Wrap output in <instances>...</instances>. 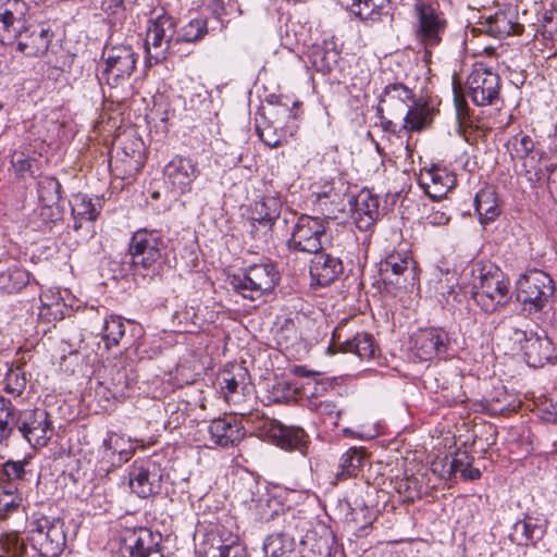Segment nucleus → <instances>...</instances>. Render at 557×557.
Wrapping results in <instances>:
<instances>
[{"label": "nucleus", "mask_w": 557, "mask_h": 557, "mask_svg": "<svg viewBox=\"0 0 557 557\" xmlns=\"http://www.w3.org/2000/svg\"><path fill=\"white\" fill-rule=\"evenodd\" d=\"M22 503L17 485L5 484L0 486V517L4 518L15 511Z\"/></svg>", "instance_id": "obj_42"}, {"label": "nucleus", "mask_w": 557, "mask_h": 557, "mask_svg": "<svg viewBox=\"0 0 557 557\" xmlns=\"http://www.w3.org/2000/svg\"><path fill=\"white\" fill-rule=\"evenodd\" d=\"M37 189L40 202L59 203L61 199V184L55 177L39 176Z\"/></svg>", "instance_id": "obj_40"}, {"label": "nucleus", "mask_w": 557, "mask_h": 557, "mask_svg": "<svg viewBox=\"0 0 557 557\" xmlns=\"http://www.w3.org/2000/svg\"><path fill=\"white\" fill-rule=\"evenodd\" d=\"M474 299L485 313L506 308L510 301L509 280L495 264H482L473 269Z\"/></svg>", "instance_id": "obj_2"}, {"label": "nucleus", "mask_w": 557, "mask_h": 557, "mask_svg": "<svg viewBox=\"0 0 557 557\" xmlns=\"http://www.w3.org/2000/svg\"><path fill=\"white\" fill-rule=\"evenodd\" d=\"M542 418L547 422L557 423V401L545 406Z\"/></svg>", "instance_id": "obj_60"}, {"label": "nucleus", "mask_w": 557, "mask_h": 557, "mask_svg": "<svg viewBox=\"0 0 557 557\" xmlns=\"http://www.w3.org/2000/svg\"><path fill=\"white\" fill-rule=\"evenodd\" d=\"M40 207L35 212L32 224L35 230H50L54 223L62 219V211L59 203L40 202Z\"/></svg>", "instance_id": "obj_36"}, {"label": "nucleus", "mask_w": 557, "mask_h": 557, "mask_svg": "<svg viewBox=\"0 0 557 557\" xmlns=\"http://www.w3.org/2000/svg\"><path fill=\"white\" fill-rule=\"evenodd\" d=\"M268 432L276 445L283 449L301 450L306 445V433L300 428L286 426L277 421H269Z\"/></svg>", "instance_id": "obj_26"}, {"label": "nucleus", "mask_w": 557, "mask_h": 557, "mask_svg": "<svg viewBox=\"0 0 557 557\" xmlns=\"http://www.w3.org/2000/svg\"><path fill=\"white\" fill-rule=\"evenodd\" d=\"M381 4L375 0H351L350 12L361 21L375 22L380 18Z\"/></svg>", "instance_id": "obj_43"}, {"label": "nucleus", "mask_w": 557, "mask_h": 557, "mask_svg": "<svg viewBox=\"0 0 557 557\" xmlns=\"http://www.w3.org/2000/svg\"><path fill=\"white\" fill-rule=\"evenodd\" d=\"M293 549L294 542L285 534H272L263 543L264 553L271 557H286Z\"/></svg>", "instance_id": "obj_41"}, {"label": "nucleus", "mask_w": 557, "mask_h": 557, "mask_svg": "<svg viewBox=\"0 0 557 557\" xmlns=\"http://www.w3.org/2000/svg\"><path fill=\"white\" fill-rule=\"evenodd\" d=\"M499 76L482 65L473 69L467 85L471 100L476 106H491L499 97Z\"/></svg>", "instance_id": "obj_16"}, {"label": "nucleus", "mask_w": 557, "mask_h": 557, "mask_svg": "<svg viewBox=\"0 0 557 557\" xmlns=\"http://www.w3.org/2000/svg\"><path fill=\"white\" fill-rule=\"evenodd\" d=\"M8 549L12 550L14 555L23 554L25 546L23 540L18 534H11L7 537Z\"/></svg>", "instance_id": "obj_57"}, {"label": "nucleus", "mask_w": 557, "mask_h": 557, "mask_svg": "<svg viewBox=\"0 0 557 557\" xmlns=\"http://www.w3.org/2000/svg\"><path fill=\"white\" fill-rule=\"evenodd\" d=\"M446 333L441 329H421L413 335V348L422 360H430L446 350Z\"/></svg>", "instance_id": "obj_21"}, {"label": "nucleus", "mask_w": 557, "mask_h": 557, "mask_svg": "<svg viewBox=\"0 0 557 557\" xmlns=\"http://www.w3.org/2000/svg\"><path fill=\"white\" fill-rule=\"evenodd\" d=\"M473 458L466 451L459 450L455 454V456L448 460L446 459V465H444V473L443 475H447L450 478L456 473H460L465 480H476L481 476V471L478 468H472Z\"/></svg>", "instance_id": "obj_33"}, {"label": "nucleus", "mask_w": 557, "mask_h": 557, "mask_svg": "<svg viewBox=\"0 0 557 557\" xmlns=\"http://www.w3.org/2000/svg\"><path fill=\"white\" fill-rule=\"evenodd\" d=\"M238 388V382L234 376L227 375L223 377V381L221 383V391L224 394V398L227 401H231L233 399V395L237 392Z\"/></svg>", "instance_id": "obj_54"}, {"label": "nucleus", "mask_w": 557, "mask_h": 557, "mask_svg": "<svg viewBox=\"0 0 557 557\" xmlns=\"http://www.w3.org/2000/svg\"><path fill=\"white\" fill-rule=\"evenodd\" d=\"M16 428L22 437L35 449L46 447L54 434L49 413L39 408L20 412Z\"/></svg>", "instance_id": "obj_9"}, {"label": "nucleus", "mask_w": 557, "mask_h": 557, "mask_svg": "<svg viewBox=\"0 0 557 557\" xmlns=\"http://www.w3.org/2000/svg\"><path fill=\"white\" fill-rule=\"evenodd\" d=\"M280 281V273L271 262L249 265L243 275H233L230 284L243 298L265 301Z\"/></svg>", "instance_id": "obj_3"}, {"label": "nucleus", "mask_w": 557, "mask_h": 557, "mask_svg": "<svg viewBox=\"0 0 557 557\" xmlns=\"http://www.w3.org/2000/svg\"><path fill=\"white\" fill-rule=\"evenodd\" d=\"M137 58L131 45L107 44L102 52L104 67L100 81H104L112 88L124 85L136 69Z\"/></svg>", "instance_id": "obj_4"}, {"label": "nucleus", "mask_w": 557, "mask_h": 557, "mask_svg": "<svg viewBox=\"0 0 557 557\" xmlns=\"http://www.w3.org/2000/svg\"><path fill=\"white\" fill-rule=\"evenodd\" d=\"M534 146L535 144L532 137L523 133L511 136L506 144V148L512 160H523L522 166L524 174L532 184L543 178V174L535 166L536 160L533 154Z\"/></svg>", "instance_id": "obj_19"}, {"label": "nucleus", "mask_w": 557, "mask_h": 557, "mask_svg": "<svg viewBox=\"0 0 557 557\" xmlns=\"http://www.w3.org/2000/svg\"><path fill=\"white\" fill-rule=\"evenodd\" d=\"M29 275L25 270L14 267L0 273V290L8 294L16 293L27 285Z\"/></svg>", "instance_id": "obj_39"}, {"label": "nucleus", "mask_w": 557, "mask_h": 557, "mask_svg": "<svg viewBox=\"0 0 557 557\" xmlns=\"http://www.w3.org/2000/svg\"><path fill=\"white\" fill-rule=\"evenodd\" d=\"M12 163L18 175L25 176L26 174H34L33 160L26 158L23 153L14 154Z\"/></svg>", "instance_id": "obj_52"}, {"label": "nucleus", "mask_w": 557, "mask_h": 557, "mask_svg": "<svg viewBox=\"0 0 557 557\" xmlns=\"http://www.w3.org/2000/svg\"><path fill=\"white\" fill-rule=\"evenodd\" d=\"M164 248L163 239L156 232L137 231L128 246L133 267L154 272L162 263Z\"/></svg>", "instance_id": "obj_7"}, {"label": "nucleus", "mask_w": 557, "mask_h": 557, "mask_svg": "<svg viewBox=\"0 0 557 557\" xmlns=\"http://www.w3.org/2000/svg\"><path fill=\"white\" fill-rule=\"evenodd\" d=\"M312 406H313V409L322 416L337 418V416L339 414V410L337 409V406L331 400H320L317 403H312Z\"/></svg>", "instance_id": "obj_53"}, {"label": "nucleus", "mask_w": 557, "mask_h": 557, "mask_svg": "<svg viewBox=\"0 0 557 557\" xmlns=\"http://www.w3.org/2000/svg\"><path fill=\"white\" fill-rule=\"evenodd\" d=\"M417 17L416 37L425 47L437 46L446 28V21L436 10L423 1L414 4Z\"/></svg>", "instance_id": "obj_15"}, {"label": "nucleus", "mask_w": 557, "mask_h": 557, "mask_svg": "<svg viewBox=\"0 0 557 557\" xmlns=\"http://www.w3.org/2000/svg\"><path fill=\"white\" fill-rule=\"evenodd\" d=\"M410 104H416L414 92L403 83L388 84L384 87L377 112H386L392 117H401Z\"/></svg>", "instance_id": "obj_20"}, {"label": "nucleus", "mask_w": 557, "mask_h": 557, "mask_svg": "<svg viewBox=\"0 0 557 557\" xmlns=\"http://www.w3.org/2000/svg\"><path fill=\"white\" fill-rule=\"evenodd\" d=\"M548 188L550 194L557 198V164L554 165L550 170L548 176Z\"/></svg>", "instance_id": "obj_61"}, {"label": "nucleus", "mask_w": 557, "mask_h": 557, "mask_svg": "<svg viewBox=\"0 0 557 557\" xmlns=\"http://www.w3.org/2000/svg\"><path fill=\"white\" fill-rule=\"evenodd\" d=\"M141 143L137 139L131 140L129 145L124 146L122 151L116 152V157L111 159L112 171L122 168V177L132 176L140 170L143 156L140 151Z\"/></svg>", "instance_id": "obj_27"}, {"label": "nucleus", "mask_w": 557, "mask_h": 557, "mask_svg": "<svg viewBox=\"0 0 557 557\" xmlns=\"http://www.w3.org/2000/svg\"><path fill=\"white\" fill-rule=\"evenodd\" d=\"M29 465V460L24 458L22 460H8L0 468V482L7 480V484L17 485L26 480L29 471L26 467Z\"/></svg>", "instance_id": "obj_38"}, {"label": "nucleus", "mask_w": 557, "mask_h": 557, "mask_svg": "<svg viewBox=\"0 0 557 557\" xmlns=\"http://www.w3.org/2000/svg\"><path fill=\"white\" fill-rule=\"evenodd\" d=\"M293 373L297 376H301V377H305V376H311V375H315L314 372L310 371V370H307L305 367H301V366H295L293 368Z\"/></svg>", "instance_id": "obj_64"}, {"label": "nucleus", "mask_w": 557, "mask_h": 557, "mask_svg": "<svg viewBox=\"0 0 557 557\" xmlns=\"http://www.w3.org/2000/svg\"><path fill=\"white\" fill-rule=\"evenodd\" d=\"M162 535L148 528L126 529L122 534L123 557H164Z\"/></svg>", "instance_id": "obj_13"}, {"label": "nucleus", "mask_w": 557, "mask_h": 557, "mask_svg": "<svg viewBox=\"0 0 557 557\" xmlns=\"http://www.w3.org/2000/svg\"><path fill=\"white\" fill-rule=\"evenodd\" d=\"M34 18V13L24 0H0V41L13 45L20 30Z\"/></svg>", "instance_id": "obj_10"}, {"label": "nucleus", "mask_w": 557, "mask_h": 557, "mask_svg": "<svg viewBox=\"0 0 557 557\" xmlns=\"http://www.w3.org/2000/svg\"><path fill=\"white\" fill-rule=\"evenodd\" d=\"M175 27L174 18L168 14H161L150 20L145 40L149 61L153 60L154 63H159L166 59Z\"/></svg>", "instance_id": "obj_12"}, {"label": "nucleus", "mask_w": 557, "mask_h": 557, "mask_svg": "<svg viewBox=\"0 0 557 557\" xmlns=\"http://www.w3.org/2000/svg\"><path fill=\"white\" fill-rule=\"evenodd\" d=\"M454 101L458 110L466 106L463 96L459 92V88L456 85H454Z\"/></svg>", "instance_id": "obj_63"}, {"label": "nucleus", "mask_w": 557, "mask_h": 557, "mask_svg": "<svg viewBox=\"0 0 557 557\" xmlns=\"http://www.w3.org/2000/svg\"><path fill=\"white\" fill-rule=\"evenodd\" d=\"M274 120L262 117V122L258 123L256 131L262 143L271 148L284 145L292 137L297 126L292 119V111L286 107L275 108Z\"/></svg>", "instance_id": "obj_14"}, {"label": "nucleus", "mask_w": 557, "mask_h": 557, "mask_svg": "<svg viewBox=\"0 0 557 557\" xmlns=\"http://www.w3.org/2000/svg\"><path fill=\"white\" fill-rule=\"evenodd\" d=\"M48 298H50L48 295H44L40 297V301H41L40 309H48L51 311V313H63L62 307H64V304H61L59 298H55L54 296H52V298L54 299L53 302L47 301L46 299H48Z\"/></svg>", "instance_id": "obj_58"}, {"label": "nucleus", "mask_w": 557, "mask_h": 557, "mask_svg": "<svg viewBox=\"0 0 557 557\" xmlns=\"http://www.w3.org/2000/svg\"><path fill=\"white\" fill-rule=\"evenodd\" d=\"M543 34L544 36H547L550 39L557 37V16L556 20L553 16L545 17L543 24Z\"/></svg>", "instance_id": "obj_59"}, {"label": "nucleus", "mask_w": 557, "mask_h": 557, "mask_svg": "<svg viewBox=\"0 0 557 557\" xmlns=\"http://www.w3.org/2000/svg\"><path fill=\"white\" fill-rule=\"evenodd\" d=\"M163 478L162 468L152 458L135 460L128 473V484L133 493L146 498L159 493Z\"/></svg>", "instance_id": "obj_11"}, {"label": "nucleus", "mask_w": 557, "mask_h": 557, "mask_svg": "<svg viewBox=\"0 0 557 557\" xmlns=\"http://www.w3.org/2000/svg\"><path fill=\"white\" fill-rule=\"evenodd\" d=\"M554 292L553 278L541 270H531L521 275L517 282V299L524 306V310H543Z\"/></svg>", "instance_id": "obj_5"}, {"label": "nucleus", "mask_w": 557, "mask_h": 557, "mask_svg": "<svg viewBox=\"0 0 557 557\" xmlns=\"http://www.w3.org/2000/svg\"><path fill=\"white\" fill-rule=\"evenodd\" d=\"M400 119L404 121L403 129L407 133L419 132L424 126L426 110L424 107L410 104Z\"/></svg>", "instance_id": "obj_44"}, {"label": "nucleus", "mask_w": 557, "mask_h": 557, "mask_svg": "<svg viewBox=\"0 0 557 557\" xmlns=\"http://www.w3.org/2000/svg\"><path fill=\"white\" fill-rule=\"evenodd\" d=\"M516 25L504 14H495L486 20V33L502 38L515 33Z\"/></svg>", "instance_id": "obj_46"}, {"label": "nucleus", "mask_w": 557, "mask_h": 557, "mask_svg": "<svg viewBox=\"0 0 557 557\" xmlns=\"http://www.w3.org/2000/svg\"><path fill=\"white\" fill-rule=\"evenodd\" d=\"M264 208V202L256 203V212L252 215V220L263 223L264 225L271 224L274 219V212H263Z\"/></svg>", "instance_id": "obj_55"}, {"label": "nucleus", "mask_w": 557, "mask_h": 557, "mask_svg": "<svg viewBox=\"0 0 557 557\" xmlns=\"http://www.w3.org/2000/svg\"><path fill=\"white\" fill-rule=\"evenodd\" d=\"M313 255L309 272L312 281L318 285L326 286L343 273L344 267L339 258L322 252V250Z\"/></svg>", "instance_id": "obj_22"}, {"label": "nucleus", "mask_w": 557, "mask_h": 557, "mask_svg": "<svg viewBox=\"0 0 557 557\" xmlns=\"http://www.w3.org/2000/svg\"><path fill=\"white\" fill-rule=\"evenodd\" d=\"M474 207L481 223L494 221L499 214V208L492 189H481L474 198Z\"/></svg>", "instance_id": "obj_34"}, {"label": "nucleus", "mask_w": 557, "mask_h": 557, "mask_svg": "<svg viewBox=\"0 0 557 557\" xmlns=\"http://www.w3.org/2000/svg\"><path fill=\"white\" fill-rule=\"evenodd\" d=\"M28 541L41 557H58L65 547L64 523L41 517L30 523Z\"/></svg>", "instance_id": "obj_6"}, {"label": "nucleus", "mask_w": 557, "mask_h": 557, "mask_svg": "<svg viewBox=\"0 0 557 557\" xmlns=\"http://www.w3.org/2000/svg\"><path fill=\"white\" fill-rule=\"evenodd\" d=\"M53 34L48 24L33 18L25 29L20 30L14 44L27 57H37L48 51Z\"/></svg>", "instance_id": "obj_17"}, {"label": "nucleus", "mask_w": 557, "mask_h": 557, "mask_svg": "<svg viewBox=\"0 0 557 557\" xmlns=\"http://www.w3.org/2000/svg\"><path fill=\"white\" fill-rule=\"evenodd\" d=\"M339 336L337 335V329L333 332V343L327 347V354L333 355L337 352L335 349V341ZM342 352H352L357 355L361 360H370L375 355V347L373 338L369 334H358L352 339L343 343L338 349Z\"/></svg>", "instance_id": "obj_29"}, {"label": "nucleus", "mask_w": 557, "mask_h": 557, "mask_svg": "<svg viewBox=\"0 0 557 557\" xmlns=\"http://www.w3.org/2000/svg\"><path fill=\"white\" fill-rule=\"evenodd\" d=\"M450 216L442 208H432V211L425 215L424 224L431 226H442L449 222Z\"/></svg>", "instance_id": "obj_51"}, {"label": "nucleus", "mask_w": 557, "mask_h": 557, "mask_svg": "<svg viewBox=\"0 0 557 557\" xmlns=\"http://www.w3.org/2000/svg\"><path fill=\"white\" fill-rule=\"evenodd\" d=\"M380 274L386 284L395 285L399 289L412 287L417 273L411 252L406 249L389 252L380 262Z\"/></svg>", "instance_id": "obj_8"}, {"label": "nucleus", "mask_w": 557, "mask_h": 557, "mask_svg": "<svg viewBox=\"0 0 557 557\" xmlns=\"http://www.w3.org/2000/svg\"><path fill=\"white\" fill-rule=\"evenodd\" d=\"M420 183L431 198H442L456 185V176L444 168L433 166L421 174Z\"/></svg>", "instance_id": "obj_24"}, {"label": "nucleus", "mask_w": 557, "mask_h": 557, "mask_svg": "<svg viewBox=\"0 0 557 557\" xmlns=\"http://www.w3.org/2000/svg\"><path fill=\"white\" fill-rule=\"evenodd\" d=\"M210 557H247L246 549L239 543L222 545Z\"/></svg>", "instance_id": "obj_49"}, {"label": "nucleus", "mask_w": 557, "mask_h": 557, "mask_svg": "<svg viewBox=\"0 0 557 557\" xmlns=\"http://www.w3.org/2000/svg\"><path fill=\"white\" fill-rule=\"evenodd\" d=\"M552 343L547 337H541L530 332V339L522 351L525 362L530 367H542L552 357Z\"/></svg>", "instance_id": "obj_31"}, {"label": "nucleus", "mask_w": 557, "mask_h": 557, "mask_svg": "<svg viewBox=\"0 0 557 557\" xmlns=\"http://www.w3.org/2000/svg\"><path fill=\"white\" fill-rule=\"evenodd\" d=\"M208 433L213 444L227 447L243 440L245 432L235 417L219 418L208 425Z\"/></svg>", "instance_id": "obj_23"}, {"label": "nucleus", "mask_w": 557, "mask_h": 557, "mask_svg": "<svg viewBox=\"0 0 557 557\" xmlns=\"http://www.w3.org/2000/svg\"><path fill=\"white\" fill-rule=\"evenodd\" d=\"M379 199L370 193H360L355 201L354 219L360 230H368L379 218Z\"/></svg>", "instance_id": "obj_30"}, {"label": "nucleus", "mask_w": 557, "mask_h": 557, "mask_svg": "<svg viewBox=\"0 0 557 557\" xmlns=\"http://www.w3.org/2000/svg\"><path fill=\"white\" fill-rule=\"evenodd\" d=\"M127 441L115 432L108 433L99 448L102 459L112 467H121L127 462L132 455L133 448L126 447Z\"/></svg>", "instance_id": "obj_25"}, {"label": "nucleus", "mask_w": 557, "mask_h": 557, "mask_svg": "<svg viewBox=\"0 0 557 557\" xmlns=\"http://www.w3.org/2000/svg\"><path fill=\"white\" fill-rule=\"evenodd\" d=\"M70 203L75 231L82 228L85 222H94L100 213V208L83 194L74 195Z\"/></svg>", "instance_id": "obj_32"}, {"label": "nucleus", "mask_w": 557, "mask_h": 557, "mask_svg": "<svg viewBox=\"0 0 557 557\" xmlns=\"http://www.w3.org/2000/svg\"><path fill=\"white\" fill-rule=\"evenodd\" d=\"M208 34L207 20L195 18L189 21L180 32L178 40L185 42H196L201 40Z\"/></svg>", "instance_id": "obj_47"}, {"label": "nucleus", "mask_w": 557, "mask_h": 557, "mask_svg": "<svg viewBox=\"0 0 557 557\" xmlns=\"http://www.w3.org/2000/svg\"><path fill=\"white\" fill-rule=\"evenodd\" d=\"M545 529L546 523L544 519L527 516L523 520H519L513 524L510 540L517 545H529L541 540Z\"/></svg>", "instance_id": "obj_28"}, {"label": "nucleus", "mask_w": 557, "mask_h": 557, "mask_svg": "<svg viewBox=\"0 0 557 557\" xmlns=\"http://www.w3.org/2000/svg\"><path fill=\"white\" fill-rule=\"evenodd\" d=\"M338 195L329 187L327 190L317 195V209L322 216L304 214L298 218L287 242L290 250L317 253L331 243L330 223L339 208L333 209Z\"/></svg>", "instance_id": "obj_1"}, {"label": "nucleus", "mask_w": 557, "mask_h": 557, "mask_svg": "<svg viewBox=\"0 0 557 557\" xmlns=\"http://www.w3.org/2000/svg\"><path fill=\"white\" fill-rule=\"evenodd\" d=\"M529 339L530 333H528L524 330L513 329L509 335V342L511 343V351L513 354L522 352Z\"/></svg>", "instance_id": "obj_50"}, {"label": "nucleus", "mask_w": 557, "mask_h": 557, "mask_svg": "<svg viewBox=\"0 0 557 557\" xmlns=\"http://www.w3.org/2000/svg\"><path fill=\"white\" fill-rule=\"evenodd\" d=\"M102 11L108 15H116L124 11L123 0H103L101 4Z\"/></svg>", "instance_id": "obj_56"}, {"label": "nucleus", "mask_w": 557, "mask_h": 557, "mask_svg": "<svg viewBox=\"0 0 557 557\" xmlns=\"http://www.w3.org/2000/svg\"><path fill=\"white\" fill-rule=\"evenodd\" d=\"M364 458L366 453L362 448L350 447L342 455L339 459L338 472L336 473V476L343 480L357 475L358 471L363 465Z\"/></svg>", "instance_id": "obj_35"}, {"label": "nucleus", "mask_w": 557, "mask_h": 557, "mask_svg": "<svg viewBox=\"0 0 557 557\" xmlns=\"http://www.w3.org/2000/svg\"><path fill=\"white\" fill-rule=\"evenodd\" d=\"M27 377L25 372L20 368H11L4 377V391L13 397H18L26 388Z\"/></svg>", "instance_id": "obj_45"}, {"label": "nucleus", "mask_w": 557, "mask_h": 557, "mask_svg": "<svg viewBox=\"0 0 557 557\" xmlns=\"http://www.w3.org/2000/svg\"><path fill=\"white\" fill-rule=\"evenodd\" d=\"M15 411L12 401L0 395V446L4 445L13 433L16 425Z\"/></svg>", "instance_id": "obj_37"}, {"label": "nucleus", "mask_w": 557, "mask_h": 557, "mask_svg": "<svg viewBox=\"0 0 557 557\" xmlns=\"http://www.w3.org/2000/svg\"><path fill=\"white\" fill-rule=\"evenodd\" d=\"M312 383H313V391L310 393V395L312 397H317V396L323 394L329 387V384L326 382L319 381L315 379L312 380Z\"/></svg>", "instance_id": "obj_62"}, {"label": "nucleus", "mask_w": 557, "mask_h": 557, "mask_svg": "<svg viewBox=\"0 0 557 557\" xmlns=\"http://www.w3.org/2000/svg\"><path fill=\"white\" fill-rule=\"evenodd\" d=\"M163 174L166 186L181 195L190 191L198 170L191 159L175 157L164 166Z\"/></svg>", "instance_id": "obj_18"}, {"label": "nucleus", "mask_w": 557, "mask_h": 557, "mask_svg": "<svg viewBox=\"0 0 557 557\" xmlns=\"http://www.w3.org/2000/svg\"><path fill=\"white\" fill-rule=\"evenodd\" d=\"M121 315H108L104 320V332L107 337L115 343L124 335L125 329Z\"/></svg>", "instance_id": "obj_48"}]
</instances>
